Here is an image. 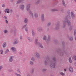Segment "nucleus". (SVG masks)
<instances>
[{"instance_id":"f8f14e48","label":"nucleus","mask_w":76,"mask_h":76,"mask_svg":"<svg viewBox=\"0 0 76 76\" xmlns=\"http://www.w3.org/2000/svg\"><path fill=\"white\" fill-rule=\"evenodd\" d=\"M69 69L70 72H73V69L72 67L70 66L69 67Z\"/></svg>"},{"instance_id":"680f3d73","label":"nucleus","mask_w":76,"mask_h":76,"mask_svg":"<svg viewBox=\"0 0 76 76\" xmlns=\"http://www.w3.org/2000/svg\"><path fill=\"white\" fill-rule=\"evenodd\" d=\"M1 15V11H0V15Z\"/></svg>"},{"instance_id":"4468645a","label":"nucleus","mask_w":76,"mask_h":76,"mask_svg":"<svg viewBox=\"0 0 76 76\" xmlns=\"http://www.w3.org/2000/svg\"><path fill=\"white\" fill-rule=\"evenodd\" d=\"M11 49L13 52H14V53H16V52H17L16 50V48H15L12 47L11 48Z\"/></svg>"},{"instance_id":"7c9ffc66","label":"nucleus","mask_w":76,"mask_h":76,"mask_svg":"<svg viewBox=\"0 0 76 76\" xmlns=\"http://www.w3.org/2000/svg\"><path fill=\"white\" fill-rule=\"evenodd\" d=\"M60 55L61 56H64V53L63 52H61L60 53Z\"/></svg>"},{"instance_id":"39448f33","label":"nucleus","mask_w":76,"mask_h":76,"mask_svg":"<svg viewBox=\"0 0 76 76\" xmlns=\"http://www.w3.org/2000/svg\"><path fill=\"white\" fill-rule=\"evenodd\" d=\"M13 58H14V56H11L10 57L9 59V62L10 63H12L13 61Z\"/></svg>"},{"instance_id":"473e14b6","label":"nucleus","mask_w":76,"mask_h":76,"mask_svg":"<svg viewBox=\"0 0 76 76\" xmlns=\"http://www.w3.org/2000/svg\"><path fill=\"white\" fill-rule=\"evenodd\" d=\"M3 32L4 34H5L7 33V32H8V31H7V30H4Z\"/></svg>"},{"instance_id":"6e6d98bb","label":"nucleus","mask_w":76,"mask_h":76,"mask_svg":"<svg viewBox=\"0 0 76 76\" xmlns=\"http://www.w3.org/2000/svg\"><path fill=\"white\" fill-rule=\"evenodd\" d=\"M5 22L6 23H8V21L7 20H5Z\"/></svg>"},{"instance_id":"dca6fc26","label":"nucleus","mask_w":76,"mask_h":76,"mask_svg":"<svg viewBox=\"0 0 76 76\" xmlns=\"http://www.w3.org/2000/svg\"><path fill=\"white\" fill-rule=\"evenodd\" d=\"M62 3L63 6L64 7H66V4L65 3V2L64 1V0L62 1Z\"/></svg>"},{"instance_id":"79ce46f5","label":"nucleus","mask_w":76,"mask_h":76,"mask_svg":"<svg viewBox=\"0 0 76 76\" xmlns=\"http://www.w3.org/2000/svg\"><path fill=\"white\" fill-rule=\"evenodd\" d=\"M62 45H63V48H64V42H62Z\"/></svg>"},{"instance_id":"4c0bfd02","label":"nucleus","mask_w":76,"mask_h":76,"mask_svg":"<svg viewBox=\"0 0 76 76\" xmlns=\"http://www.w3.org/2000/svg\"><path fill=\"white\" fill-rule=\"evenodd\" d=\"M74 35H76V29H74Z\"/></svg>"},{"instance_id":"b1692460","label":"nucleus","mask_w":76,"mask_h":76,"mask_svg":"<svg viewBox=\"0 0 76 76\" xmlns=\"http://www.w3.org/2000/svg\"><path fill=\"white\" fill-rule=\"evenodd\" d=\"M24 0H18L17 2V4H19V3H20L21 2H22Z\"/></svg>"},{"instance_id":"423d86ee","label":"nucleus","mask_w":76,"mask_h":76,"mask_svg":"<svg viewBox=\"0 0 76 76\" xmlns=\"http://www.w3.org/2000/svg\"><path fill=\"white\" fill-rule=\"evenodd\" d=\"M18 43H19V40L18 39L16 38L15 39L13 44L14 45H16V44H17Z\"/></svg>"},{"instance_id":"f03ea898","label":"nucleus","mask_w":76,"mask_h":76,"mask_svg":"<svg viewBox=\"0 0 76 76\" xmlns=\"http://www.w3.org/2000/svg\"><path fill=\"white\" fill-rule=\"evenodd\" d=\"M52 60L53 61H50V67L51 69L56 68V66L57 64V59L56 58L53 57L52 58Z\"/></svg>"},{"instance_id":"8fccbe9b","label":"nucleus","mask_w":76,"mask_h":76,"mask_svg":"<svg viewBox=\"0 0 76 76\" xmlns=\"http://www.w3.org/2000/svg\"><path fill=\"white\" fill-rule=\"evenodd\" d=\"M3 69V66H0V72L1 71V70Z\"/></svg>"},{"instance_id":"72a5a7b5","label":"nucleus","mask_w":76,"mask_h":76,"mask_svg":"<svg viewBox=\"0 0 76 76\" xmlns=\"http://www.w3.org/2000/svg\"><path fill=\"white\" fill-rule=\"evenodd\" d=\"M30 65H33V64H34V61H30Z\"/></svg>"},{"instance_id":"338daca9","label":"nucleus","mask_w":76,"mask_h":76,"mask_svg":"<svg viewBox=\"0 0 76 76\" xmlns=\"http://www.w3.org/2000/svg\"><path fill=\"white\" fill-rule=\"evenodd\" d=\"M14 32H16V30H15Z\"/></svg>"},{"instance_id":"7ed1b4c3","label":"nucleus","mask_w":76,"mask_h":76,"mask_svg":"<svg viewBox=\"0 0 76 76\" xmlns=\"http://www.w3.org/2000/svg\"><path fill=\"white\" fill-rule=\"evenodd\" d=\"M30 7H31V4H27L26 5V10L27 11H28L29 14H31L32 18H34V14L32 11L30 10Z\"/></svg>"},{"instance_id":"1a4fd4ad","label":"nucleus","mask_w":76,"mask_h":76,"mask_svg":"<svg viewBox=\"0 0 76 76\" xmlns=\"http://www.w3.org/2000/svg\"><path fill=\"white\" fill-rule=\"evenodd\" d=\"M55 29L56 30H58L60 29V24L58 23L56 25Z\"/></svg>"},{"instance_id":"09e8293b","label":"nucleus","mask_w":76,"mask_h":76,"mask_svg":"<svg viewBox=\"0 0 76 76\" xmlns=\"http://www.w3.org/2000/svg\"><path fill=\"white\" fill-rule=\"evenodd\" d=\"M60 73L61 75H63L64 76V75H65V74L64 73H63V72H61Z\"/></svg>"},{"instance_id":"bf43d9fd","label":"nucleus","mask_w":76,"mask_h":76,"mask_svg":"<svg viewBox=\"0 0 76 76\" xmlns=\"http://www.w3.org/2000/svg\"><path fill=\"white\" fill-rule=\"evenodd\" d=\"M74 59H75V61H76V56L74 57Z\"/></svg>"},{"instance_id":"c85d7f7f","label":"nucleus","mask_w":76,"mask_h":76,"mask_svg":"<svg viewBox=\"0 0 76 76\" xmlns=\"http://www.w3.org/2000/svg\"><path fill=\"white\" fill-rule=\"evenodd\" d=\"M27 24H26L25 25L23 26L22 27V29H24V28H27L26 27V26H27Z\"/></svg>"},{"instance_id":"9b49d317","label":"nucleus","mask_w":76,"mask_h":76,"mask_svg":"<svg viewBox=\"0 0 76 76\" xmlns=\"http://www.w3.org/2000/svg\"><path fill=\"white\" fill-rule=\"evenodd\" d=\"M20 8L21 10H24L25 8V5L21 4L20 5Z\"/></svg>"},{"instance_id":"5701e85b","label":"nucleus","mask_w":76,"mask_h":76,"mask_svg":"<svg viewBox=\"0 0 76 76\" xmlns=\"http://www.w3.org/2000/svg\"><path fill=\"white\" fill-rule=\"evenodd\" d=\"M31 33L33 37H34L35 35V33L34 32V30H32Z\"/></svg>"},{"instance_id":"c9c22d12","label":"nucleus","mask_w":76,"mask_h":76,"mask_svg":"<svg viewBox=\"0 0 76 76\" xmlns=\"http://www.w3.org/2000/svg\"><path fill=\"white\" fill-rule=\"evenodd\" d=\"M43 40H46L47 39V37L45 36H44L43 38Z\"/></svg>"},{"instance_id":"393cba45","label":"nucleus","mask_w":76,"mask_h":76,"mask_svg":"<svg viewBox=\"0 0 76 76\" xmlns=\"http://www.w3.org/2000/svg\"><path fill=\"white\" fill-rule=\"evenodd\" d=\"M51 40V38H50V36L48 35V38L47 39V41H50Z\"/></svg>"},{"instance_id":"2eb2a0df","label":"nucleus","mask_w":76,"mask_h":76,"mask_svg":"<svg viewBox=\"0 0 76 76\" xmlns=\"http://www.w3.org/2000/svg\"><path fill=\"white\" fill-rule=\"evenodd\" d=\"M27 39H28V40L29 41V42H31L32 41H33V39H32L31 38V37H27Z\"/></svg>"},{"instance_id":"58836bf2","label":"nucleus","mask_w":76,"mask_h":76,"mask_svg":"<svg viewBox=\"0 0 76 76\" xmlns=\"http://www.w3.org/2000/svg\"><path fill=\"white\" fill-rule=\"evenodd\" d=\"M17 71L18 72V73H20V74L21 73V72H20V70L19 69V68L18 69Z\"/></svg>"},{"instance_id":"5fc2aeb1","label":"nucleus","mask_w":76,"mask_h":76,"mask_svg":"<svg viewBox=\"0 0 76 76\" xmlns=\"http://www.w3.org/2000/svg\"><path fill=\"white\" fill-rule=\"evenodd\" d=\"M10 12L11 13H12V12H13V11L12 10L10 9Z\"/></svg>"},{"instance_id":"c756f323","label":"nucleus","mask_w":76,"mask_h":76,"mask_svg":"<svg viewBox=\"0 0 76 76\" xmlns=\"http://www.w3.org/2000/svg\"><path fill=\"white\" fill-rule=\"evenodd\" d=\"M47 61H48L47 59L44 61V63L45 65H48V63H47Z\"/></svg>"},{"instance_id":"4d7b16f0","label":"nucleus","mask_w":76,"mask_h":76,"mask_svg":"<svg viewBox=\"0 0 76 76\" xmlns=\"http://www.w3.org/2000/svg\"><path fill=\"white\" fill-rule=\"evenodd\" d=\"M2 7H5V5H4V4H3L2 5Z\"/></svg>"},{"instance_id":"cd10ccee","label":"nucleus","mask_w":76,"mask_h":76,"mask_svg":"<svg viewBox=\"0 0 76 76\" xmlns=\"http://www.w3.org/2000/svg\"><path fill=\"white\" fill-rule=\"evenodd\" d=\"M10 51H9V49H7L5 51L4 53L5 54H7V53H9Z\"/></svg>"},{"instance_id":"a211bd4d","label":"nucleus","mask_w":76,"mask_h":76,"mask_svg":"<svg viewBox=\"0 0 76 76\" xmlns=\"http://www.w3.org/2000/svg\"><path fill=\"white\" fill-rule=\"evenodd\" d=\"M37 31H38L39 32H41V31H42V28H41V27H38L37 28Z\"/></svg>"},{"instance_id":"3c124183","label":"nucleus","mask_w":76,"mask_h":76,"mask_svg":"<svg viewBox=\"0 0 76 76\" xmlns=\"http://www.w3.org/2000/svg\"><path fill=\"white\" fill-rule=\"evenodd\" d=\"M25 30L26 31V32H28V28L26 27V28H25Z\"/></svg>"},{"instance_id":"a878e982","label":"nucleus","mask_w":76,"mask_h":76,"mask_svg":"<svg viewBox=\"0 0 76 76\" xmlns=\"http://www.w3.org/2000/svg\"><path fill=\"white\" fill-rule=\"evenodd\" d=\"M41 0H37V1L35 2L36 4H38L39 3Z\"/></svg>"},{"instance_id":"a18cd8bd","label":"nucleus","mask_w":76,"mask_h":76,"mask_svg":"<svg viewBox=\"0 0 76 76\" xmlns=\"http://www.w3.org/2000/svg\"><path fill=\"white\" fill-rule=\"evenodd\" d=\"M8 71L9 72H13V70L12 69H10L8 70Z\"/></svg>"},{"instance_id":"de8ad7c7","label":"nucleus","mask_w":76,"mask_h":76,"mask_svg":"<svg viewBox=\"0 0 76 76\" xmlns=\"http://www.w3.org/2000/svg\"><path fill=\"white\" fill-rule=\"evenodd\" d=\"M51 23H48V24L47 25V26H50V25H51Z\"/></svg>"},{"instance_id":"aec40b11","label":"nucleus","mask_w":76,"mask_h":76,"mask_svg":"<svg viewBox=\"0 0 76 76\" xmlns=\"http://www.w3.org/2000/svg\"><path fill=\"white\" fill-rule=\"evenodd\" d=\"M70 26L69 28V31H72V29H73V26H72V24H71V25L70 26Z\"/></svg>"},{"instance_id":"ddd939ff","label":"nucleus","mask_w":76,"mask_h":76,"mask_svg":"<svg viewBox=\"0 0 76 76\" xmlns=\"http://www.w3.org/2000/svg\"><path fill=\"white\" fill-rule=\"evenodd\" d=\"M35 57L37 58H40V55H39V54L37 52L36 53Z\"/></svg>"},{"instance_id":"ea45409f","label":"nucleus","mask_w":76,"mask_h":76,"mask_svg":"<svg viewBox=\"0 0 76 76\" xmlns=\"http://www.w3.org/2000/svg\"><path fill=\"white\" fill-rule=\"evenodd\" d=\"M61 49H59L57 50V53H58L60 52V51H61Z\"/></svg>"},{"instance_id":"a19ab883","label":"nucleus","mask_w":76,"mask_h":76,"mask_svg":"<svg viewBox=\"0 0 76 76\" xmlns=\"http://www.w3.org/2000/svg\"><path fill=\"white\" fill-rule=\"evenodd\" d=\"M20 39L21 40L23 39V36H20Z\"/></svg>"},{"instance_id":"4be33fe9","label":"nucleus","mask_w":76,"mask_h":76,"mask_svg":"<svg viewBox=\"0 0 76 76\" xmlns=\"http://www.w3.org/2000/svg\"><path fill=\"white\" fill-rule=\"evenodd\" d=\"M28 18H24V22L25 23H28Z\"/></svg>"},{"instance_id":"2f4dec72","label":"nucleus","mask_w":76,"mask_h":76,"mask_svg":"<svg viewBox=\"0 0 76 76\" xmlns=\"http://www.w3.org/2000/svg\"><path fill=\"white\" fill-rule=\"evenodd\" d=\"M69 63H72V59H71V58H69Z\"/></svg>"},{"instance_id":"bb28decb","label":"nucleus","mask_w":76,"mask_h":76,"mask_svg":"<svg viewBox=\"0 0 76 76\" xmlns=\"http://www.w3.org/2000/svg\"><path fill=\"white\" fill-rule=\"evenodd\" d=\"M51 10L52 12H54V11H58V10L57 9H52Z\"/></svg>"},{"instance_id":"e2e57ef3","label":"nucleus","mask_w":76,"mask_h":76,"mask_svg":"<svg viewBox=\"0 0 76 76\" xmlns=\"http://www.w3.org/2000/svg\"><path fill=\"white\" fill-rule=\"evenodd\" d=\"M64 70L65 72H66V69H65Z\"/></svg>"},{"instance_id":"864d4df0","label":"nucleus","mask_w":76,"mask_h":76,"mask_svg":"<svg viewBox=\"0 0 76 76\" xmlns=\"http://www.w3.org/2000/svg\"><path fill=\"white\" fill-rule=\"evenodd\" d=\"M62 12H64V9H62L61 10Z\"/></svg>"},{"instance_id":"e433bc0d","label":"nucleus","mask_w":76,"mask_h":76,"mask_svg":"<svg viewBox=\"0 0 76 76\" xmlns=\"http://www.w3.org/2000/svg\"><path fill=\"white\" fill-rule=\"evenodd\" d=\"M69 40L70 41H73V37H70L69 39Z\"/></svg>"},{"instance_id":"774afa93","label":"nucleus","mask_w":76,"mask_h":76,"mask_svg":"<svg viewBox=\"0 0 76 76\" xmlns=\"http://www.w3.org/2000/svg\"><path fill=\"white\" fill-rule=\"evenodd\" d=\"M13 0H10V1H13Z\"/></svg>"},{"instance_id":"37998d69","label":"nucleus","mask_w":76,"mask_h":76,"mask_svg":"<svg viewBox=\"0 0 76 76\" xmlns=\"http://www.w3.org/2000/svg\"><path fill=\"white\" fill-rule=\"evenodd\" d=\"M34 69H32L31 70V73L32 74L33 73H34Z\"/></svg>"},{"instance_id":"052dcab7","label":"nucleus","mask_w":76,"mask_h":76,"mask_svg":"<svg viewBox=\"0 0 76 76\" xmlns=\"http://www.w3.org/2000/svg\"><path fill=\"white\" fill-rule=\"evenodd\" d=\"M27 76H30V74H28L27 75Z\"/></svg>"},{"instance_id":"6e6552de","label":"nucleus","mask_w":76,"mask_h":76,"mask_svg":"<svg viewBox=\"0 0 76 76\" xmlns=\"http://www.w3.org/2000/svg\"><path fill=\"white\" fill-rule=\"evenodd\" d=\"M33 13H34V16L35 18H38V13H37V12L34 11L33 12Z\"/></svg>"},{"instance_id":"69168bd1","label":"nucleus","mask_w":76,"mask_h":76,"mask_svg":"<svg viewBox=\"0 0 76 76\" xmlns=\"http://www.w3.org/2000/svg\"><path fill=\"white\" fill-rule=\"evenodd\" d=\"M75 66H76V62L75 63Z\"/></svg>"},{"instance_id":"49530a36","label":"nucleus","mask_w":76,"mask_h":76,"mask_svg":"<svg viewBox=\"0 0 76 76\" xmlns=\"http://www.w3.org/2000/svg\"><path fill=\"white\" fill-rule=\"evenodd\" d=\"M0 52L1 53V54H3V50H0Z\"/></svg>"},{"instance_id":"412c9836","label":"nucleus","mask_w":76,"mask_h":76,"mask_svg":"<svg viewBox=\"0 0 76 76\" xmlns=\"http://www.w3.org/2000/svg\"><path fill=\"white\" fill-rule=\"evenodd\" d=\"M66 15H70V10H68L67 11Z\"/></svg>"},{"instance_id":"0e129e2a","label":"nucleus","mask_w":76,"mask_h":76,"mask_svg":"<svg viewBox=\"0 0 76 76\" xmlns=\"http://www.w3.org/2000/svg\"><path fill=\"white\" fill-rule=\"evenodd\" d=\"M19 54H22V52H20Z\"/></svg>"},{"instance_id":"9d476101","label":"nucleus","mask_w":76,"mask_h":76,"mask_svg":"<svg viewBox=\"0 0 76 76\" xmlns=\"http://www.w3.org/2000/svg\"><path fill=\"white\" fill-rule=\"evenodd\" d=\"M41 19L42 22L45 21V19L44 18V14H42L41 15Z\"/></svg>"},{"instance_id":"0eeeda50","label":"nucleus","mask_w":76,"mask_h":76,"mask_svg":"<svg viewBox=\"0 0 76 76\" xmlns=\"http://www.w3.org/2000/svg\"><path fill=\"white\" fill-rule=\"evenodd\" d=\"M71 18L72 19H73L75 18V14L73 12H71Z\"/></svg>"},{"instance_id":"f3484780","label":"nucleus","mask_w":76,"mask_h":76,"mask_svg":"<svg viewBox=\"0 0 76 76\" xmlns=\"http://www.w3.org/2000/svg\"><path fill=\"white\" fill-rule=\"evenodd\" d=\"M2 46L3 47V48H5V47L7 46V43H6V42L3 43Z\"/></svg>"},{"instance_id":"c03bdc74","label":"nucleus","mask_w":76,"mask_h":76,"mask_svg":"<svg viewBox=\"0 0 76 76\" xmlns=\"http://www.w3.org/2000/svg\"><path fill=\"white\" fill-rule=\"evenodd\" d=\"M42 71H43V72H45V71H47V69H42Z\"/></svg>"},{"instance_id":"20e7f679","label":"nucleus","mask_w":76,"mask_h":76,"mask_svg":"<svg viewBox=\"0 0 76 76\" xmlns=\"http://www.w3.org/2000/svg\"><path fill=\"white\" fill-rule=\"evenodd\" d=\"M38 41V39H36L35 40V44L36 45H38L39 47L41 48H44V47L42 45V44L41 43H39V42H37Z\"/></svg>"},{"instance_id":"f257e3e1","label":"nucleus","mask_w":76,"mask_h":76,"mask_svg":"<svg viewBox=\"0 0 76 76\" xmlns=\"http://www.w3.org/2000/svg\"><path fill=\"white\" fill-rule=\"evenodd\" d=\"M70 19H71V16L70 15H66V16L65 17V20L63 21V25L62 26V27L64 28L66 26L67 23L68 26L71 25V22L70 21Z\"/></svg>"},{"instance_id":"6ab92c4d","label":"nucleus","mask_w":76,"mask_h":76,"mask_svg":"<svg viewBox=\"0 0 76 76\" xmlns=\"http://www.w3.org/2000/svg\"><path fill=\"white\" fill-rule=\"evenodd\" d=\"M4 12L5 13H9L10 12H9V9H6L4 10Z\"/></svg>"},{"instance_id":"f704fd0d","label":"nucleus","mask_w":76,"mask_h":76,"mask_svg":"<svg viewBox=\"0 0 76 76\" xmlns=\"http://www.w3.org/2000/svg\"><path fill=\"white\" fill-rule=\"evenodd\" d=\"M15 75H16V76H22L20 75L19 74H18L16 72H15Z\"/></svg>"},{"instance_id":"13d9d810","label":"nucleus","mask_w":76,"mask_h":76,"mask_svg":"<svg viewBox=\"0 0 76 76\" xmlns=\"http://www.w3.org/2000/svg\"><path fill=\"white\" fill-rule=\"evenodd\" d=\"M4 19H7V17H6V16H4Z\"/></svg>"},{"instance_id":"603ef678","label":"nucleus","mask_w":76,"mask_h":76,"mask_svg":"<svg viewBox=\"0 0 76 76\" xmlns=\"http://www.w3.org/2000/svg\"><path fill=\"white\" fill-rule=\"evenodd\" d=\"M31 60L32 61H34V58L32 57L31 58Z\"/></svg>"}]
</instances>
